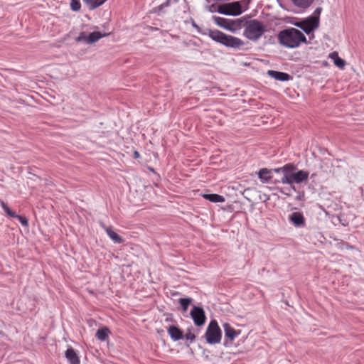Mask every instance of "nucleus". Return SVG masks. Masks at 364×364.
I'll list each match as a JSON object with an SVG mask.
<instances>
[{
    "mask_svg": "<svg viewBox=\"0 0 364 364\" xmlns=\"http://www.w3.org/2000/svg\"><path fill=\"white\" fill-rule=\"evenodd\" d=\"M278 41L282 46L289 48H297L301 43H307L303 33L294 28L281 31L278 34Z\"/></svg>",
    "mask_w": 364,
    "mask_h": 364,
    "instance_id": "obj_1",
    "label": "nucleus"
},
{
    "mask_svg": "<svg viewBox=\"0 0 364 364\" xmlns=\"http://www.w3.org/2000/svg\"><path fill=\"white\" fill-rule=\"evenodd\" d=\"M203 34L208 36L214 41L227 47L233 49H239L244 46L245 43L240 38L228 35L219 30L207 29Z\"/></svg>",
    "mask_w": 364,
    "mask_h": 364,
    "instance_id": "obj_2",
    "label": "nucleus"
},
{
    "mask_svg": "<svg viewBox=\"0 0 364 364\" xmlns=\"http://www.w3.org/2000/svg\"><path fill=\"white\" fill-rule=\"evenodd\" d=\"M244 28L243 36L252 41H257L267 31L264 23L257 19L246 21Z\"/></svg>",
    "mask_w": 364,
    "mask_h": 364,
    "instance_id": "obj_3",
    "label": "nucleus"
},
{
    "mask_svg": "<svg viewBox=\"0 0 364 364\" xmlns=\"http://www.w3.org/2000/svg\"><path fill=\"white\" fill-rule=\"evenodd\" d=\"M205 337L208 344L219 343L222 338L221 330L215 320L211 321L206 329Z\"/></svg>",
    "mask_w": 364,
    "mask_h": 364,
    "instance_id": "obj_4",
    "label": "nucleus"
},
{
    "mask_svg": "<svg viewBox=\"0 0 364 364\" xmlns=\"http://www.w3.org/2000/svg\"><path fill=\"white\" fill-rule=\"evenodd\" d=\"M213 20L218 26L232 33L241 28L242 24L244 22V19L242 18L232 20L216 16H213Z\"/></svg>",
    "mask_w": 364,
    "mask_h": 364,
    "instance_id": "obj_5",
    "label": "nucleus"
},
{
    "mask_svg": "<svg viewBox=\"0 0 364 364\" xmlns=\"http://www.w3.org/2000/svg\"><path fill=\"white\" fill-rule=\"evenodd\" d=\"M297 168L294 164H287L284 166L274 168L272 171L274 173H282L279 178L281 183L291 185L293 183V171H296Z\"/></svg>",
    "mask_w": 364,
    "mask_h": 364,
    "instance_id": "obj_6",
    "label": "nucleus"
},
{
    "mask_svg": "<svg viewBox=\"0 0 364 364\" xmlns=\"http://www.w3.org/2000/svg\"><path fill=\"white\" fill-rule=\"evenodd\" d=\"M190 314L196 326H200L205 323L206 317L202 307L193 306Z\"/></svg>",
    "mask_w": 364,
    "mask_h": 364,
    "instance_id": "obj_7",
    "label": "nucleus"
},
{
    "mask_svg": "<svg viewBox=\"0 0 364 364\" xmlns=\"http://www.w3.org/2000/svg\"><path fill=\"white\" fill-rule=\"evenodd\" d=\"M319 26V18L316 16H311L304 19L303 31L309 35Z\"/></svg>",
    "mask_w": 364,
    "mask_h": 364,
    "instance_id": "obj_8",
    "label": "nucleus"
},
{
    "mask_svg": "<svg viewBox=\"0 0 364 364\" xmlns=\"http://www.w3.org/2000/svg\"><path fill=\"white\" fill-rule=\"evenodd\" d=\"M224 332H225V342L223 345L225 346H228L229 343L228 340L232 343V341L240 333V331H236L234 328L231 326V325L228 323H224L223 325Z\"/></svg>",
    "mask_w": 364,
    "mask_h": 364,
    "instance_id": "obj_9",
    "label": "nucleus"
},
{
    "mask_svg": "<svg viewBox=\"0 0 364 364\" xmlns=\"http://www.w3.org/2000/svg\"><path fill=\"white\" fill-rule=\"evenodd\" d=\"M289 220L296 228H304L306 219L301 212H293L289 215Z\"/></svg>",
    "mask_w": 364,
    "mask_h": 364,
    "instance_id": "obj_10",
    "label": "nucleus"
},
{
    "mask_svg": "<svg viewBox=\"0 0 364 364\" xmlns=\"http://www.w3.org/2000/svg\"><path fill=\"white\" fill-rule=\"evenodd\" d=\"M101 227L105 230L107 232V235L115 242L118 244H121L124 242V239L119 236L117 233H116L110 226H106L104 223H100Z\"/></svg>",
    "mask_w": 364,
    "mask_h": 364,
    "instance_id": "obj_11",
    "label": "nucleus"
},
{
    "mask_svg": "<svg viewBox=\"0 0 364 364\" xmlns=\"http://www.w3.org/2000/svg\"><path fill=\"white\" fill-rule=\"evenodd\" d=\"M267 73L271 77L279 81L284 82L292 79V77L287 73L269 70Z\"/></svg>",
    "mask_w": 364,
    "mask_h": 364,
    "instance_id": "obj_12",
    "label": "nucleus"
},
{
    "mask_svg": "<svg viewBox=\"0 0 364 364\" xmlns=\"http://www.w3.org/2000/svg\"><path fill=\"white\" fill-rule=\"evenodd\" d=\"M309 173L304 170L293 171V183H301L306 181L309 178Z\"/></svg>",
    "mask_w": 364,
    "mask_h": 364,
    "instance_id": "obj_13",
    "label": "nucleus"
},
{
    "mask_svg": "<svg viewBox=\"0 0 364 364\" xmlns=\"http://www.w3.org/2000/svg\"><path fill=\"white\" fill-rule=\"evenodd\" d=\"M167 331L171 339H173L175 341L183 339L184 338L183 331L176 326H170L168 328Z\"/></svg>",
    "mask_w": 364,
    "mask_h": 364,
    "instance_id": "obj_14",
    "label": "nucleus"
},
{
    "mask_svg": "<svg viewBox=\"0 0 364 364\" xmlns=\"http://www.w3.org/2000/svg\"><path fill=\"white\" fill-rule=\"evenodd\" d=\"M65 358L70 364H80V360L75 350L72 348H68L65 351Z\"/></svg>",
    "mask_w": 364,
    "mask_h": 364,
    "instance_id": "obj_15",
    "label": "nucleus"
},
{
    "mask_svg": "<svg viewBox=\"0 0 364 364\" xmlns=\"http://www.w3.org/2000/svg\"><path fill=\"white\" fill-rule=\"evenodd\" d=\"M272 171H269L266 168H261L258 172V177L263 183H268L274 178V175L272 174Z\"/></svg>",
    "mask_w": 364,
    "mask_h": 364,
    "instance_id": "obj_16",
    "label": "nucleus"
},
{
    "mask_svg": "<svg viewBox=\"0 0 364 364\" xmlns=\"http://www.w3.org/2000/svg\"><path fill=\"white\" fill-rule=\"evenodd\" d=\"M109 33H102L98 31H95L90 33L87 38V44H92L97 41H99L100 38L107 36Z\"/></svg>",
    "mask_w": 364,
    "mask_h": 364,
    "instance_id": "obj_17",
    "label": "nucleus"
},
{
    "mask_svg": "<svg viewBox=\"0 0 364 364\" xmlns=\"http://www.w3.org/2000/svg\"><path fill=\"white\" fill-rule=\"evenodd\" d=\"M230 16H238L242 13V6L240 1L229 3Z\"/></svg>",
    "mask_w": 364,
    "mask_h": 364,
    "instance_id": "obj_18",
    "label": "nucleus"
},
{
    "mask_svg": "<svg viewBox=\"0 0 364 364\" xmlns=\"http://www.w3.org/2000/svg\"><path fill=\"white\" fill-rule=\"evenodd\" d=\"M203 197L205 199L213 203H223L225 200V198L223 196L216 193L203 194Z\"/></svg>",
    "mask_w": 364,
    "mask_h": 364,
    "instance_id": "obj_19",
    "label": "nucleus"
},
{
    "mask_svg": "<svg viewBox=\"0 0 364 364\" xmlns=\"http://www.w3.org/2000/svg\"><path fill=\"white\" fill-rule=\"evenodd\" d=\"M110 333L109 330L107 327L101 328L96 332V338L100 341H105Z\"/></svg>",
    "mask_w": 364,
    "mask_h": 364,
    "instance_id": "obj_20",
    "label": "nucleus"
},
{
    "mask_svg": "<svg viewBox=\"0 0 364 364\" xmlns=\"http://www.w3.org/2000/svg\"><path fill=\"white\" fill-rule=\"evenodd\" d=\"M89 6L90 10H94L95 9L100 6L104 4L105 0H82Z\"/></svg>",
    "mask_w": 364,
    "mask_h": 364,
    "instance_id": "obj_21",
    "label": "nucleus"
},
{
    "mask_svg": "<svg viewBox=\"0 0 364 364\" xmlns=\"http://www.w3.org/2000/svg\"><path fill=\"white\" fill-rule=\"evenodd\" d=\"M294 4L301 9H307L313 3L314 0H291Z\"/></svg>",
    "mask_w": 364,
    "mask_h": 364,
    "instance_id": "obj_22",
    "label": "nucleus"
},
{
    "mask_svg": "<svg viewBox=\"0 0 364 364\" xmlns=\"http://www.w3.org/2000/svg\"><path fill=\"white\" fill-rule=\"evenodd\" d=\"M229 3L218 6L217 11L221 14L230 16Z\"/></svg>",
    "mask_w": 364,
    "mask_h": 364,
    "instance_id": "obj_23",
    "label": "nucleus"
},
{
    "mask_svg": "<svg viewBox=\"0 0 364 364\" xmlns=\"http://www.w3.org/2000/svg\"><path fill=\"white\" fill-rule=\"evenodd\" d=\"M179 303L183 309V311H186L188 306L191 303V299L190 298H181L179 299Z\"/></svg>",
    "mask_w": 364,
    "mask_h": 364,
    "instance_id": "obj_24",
    "label": "nucleus"
},
{
    "mask_svg": "<svg viewBox=\"0 0 364 364\" xmlns=\"http://www.w3.org/2000/svg\"><path fill=\"white\" fill-rule=\"evenodd\" d=\"M0 203H1L2 208L4 209V210L8 215H9L11 218H14V216H16V213L14 211H13L12 210H11L9 208V206L3 200H0Z\"/></svg>",
    "mask_w": 364,
    "mask_h": 364,
    "instance_id": "obj_25",
    "label": "nucleus"
},
{
    "mask_svg": "<svg viewBox=\"0 0 364 364\" xmlns=\"http://www.w3.org/2000/svg\"><path fill=\"white\" fill-rule=\"evenodd\" d=\"M70 8L74 11H78L81 8L80 0H71Z\"/></svg>",
    "mask_w": 364,
    "mask_h": 364,
    "instance_id": "obj_26",
    "label": "nucleus"
},
{
    "mask_svg": "<svg viewBox=\"0 0 364 364\" xmlns=\"http://www.w3.org/2000/svg\"><path fill=\"white\" fill-rule=\"evenodd\" d=\"M336 245H337L338 248L340 250H343V248H346L347 250H353V246L349 245L348 243H347L346 242H343V240H340L337 243Z\"/></svg>",
    "mask_w": 364,
    "mask_h": 364,
    "instance_id": "obj_27",
    "label": "nucleus"
},
{
    "mask_svg": "<svg viewBox=\"0 0 364 364\" xmlns=\"http://www.w3.org/2000/svg\"><path fill=\"white\" fill-rule=\"evenodd\" d=\"M14 218H17L18 220L21 223V225L24 227H27L28 225V219L22 215H18L16 213V216H14Z\"/></svg>",
    "mask_w": 364,
    "mask_h": 364,
    "instance_id": "obj_28",
    "label": "nucleus"
},
{
    "mask_svg": "<svg viewBox=\"0 0 364 364\" xmlns=\"http://www.w3.org/2000/svg\"><path fill=\"white\" fill-rule=\"evenodd\" d=\"M333 63L334 65L339 68H343L346 65V61L343 59L341 58L340 57H338L336 59H334Z\"/></svg>",
    "mask_w": 364,
    "mask_h": 364,
    "instance_id": "obj_29",
    "label": "nucleus"
},
{
    "mask_svg": "<svg viewBox=\"0 0 364 364\" xmlns=\"http://www.w3.org/2000/svg\"><path fill=\"white\" fill-rule=\"evenodd\" d=\"M87 35L85 32H81L80 35L76 38L77 42H85L87 43Z\"/></svg>",
    "mask_w": 364,
    "mask_h": 364,
    "instance_id": "obj_30",
    "label": "nucleus"
},
{
    "mask_svg": "<svg viewBox=\"0 0 364 364\" xmlns=\"http://www.w3.org/2000/svg\"><path fill=\"white\" fill-rule=\"evenodd\" d=\"M184 337L187 340H190L191 343H192L196 339V336L190 330L184 335Z\"/></svg>",
    "mask_w": 364,
    "mask_h": 364,
    "instance_id": "obj_31",
    "label": "nucleus"
},
{
    "mask_svg": "<svg viewBox=\"0 0 364 364\" xmlns=\"http://www.w3.org/2000/svg\"><path fill=\"white\" fill-rule=\"evenodd\" d=\"M275 174H276V176H274V178H273V179H272L271 181L275 184L281 183L279 178L282 177V173H275Z\"/></svg>",
    "mask_w": 364,
    "mask_h": 364,
    "instance_id": "obj_32",
    "label": "nucleus"
},
{
    "mask_svg": "<svg viewBox=\"0 0 364 364\" xmlns=\"http://www.w3.org/2000/svg\"><path fill=\"white\" fill-rule=\"evenodd\" d=\"M282 194L286 195L287 196H291V193L286 189V188H281L279 189Z\"/></svg>",
    "mask_w": 364,
    "mask_h": 364,
    "instance_id": "obj_33",
    "label": "nucleus"
},
{
    "mask_svg": "<svg viewBox=\"0 0 364 364\" xmlns=\"http://www.w3.org/2000/svg\"><path fill=\"white\" fill-rule=\"evenodd\" d=\"M294 25L296 27H298V28H301V30H303V28H304L303 26L304 25V19L301 20V21L295 23Z\"/></svg>",
    "mask_w": 364,
    "mask_h": 364,
    "instance_id": "obj_34",
    "label": "nucleus"
},
{
    "mask_svg": "<svg viewBox=\"0 0 364 364\" xmlns=\"http://www.w3.org/2000/svg\"><path fill=\"white\" fill-rule=\"evenodd\" d=\"M322 11V8L321 7H318L315 9L314 11V13L312 16H318L319 18V16L321 14V12Z\"/></svg>",
    "mask_w": 364,
    "mask_h": 364,
    "instance_id": "obj_35",
    "label": "nucleus"
},
{
    "mask_svg": "<svg viewBox=\"0 0 364 364\" xmlns=\"http://www.w3.org/2000/svg\"><path fill=\"white\" fill-rule=\"evenodd\" d=\"M329 57L334 60V59L338 58L339 56H338V53L335 51V52L330 53Z\"/></svg>",
    "mask_w": 364,
    "mask_h": 364,
    "instance_id": "obj_36",
    "label": "nucleus"
},
{
    "mask_svg": "<svg viewBox=\"0 0 364 364\" xmlns=\"http://www.w3.org/2000/svg\"><path fill=\"white\" fill-rule=\"evenodd\" d=\"M171 0H166L164 3L161 4V7H167L170 5Z\"/></svg>",
    "mask_w": 364,
    "mask_h": 364,
    "instance_id": "obj_37",
    "label": "nucleus"
},
{
    "mask_svg": "<svg viewBox=\"0 0 364 364\" xmlns=\"http://www.w3.org/2000/svg\"><path fill=\"white\" fill-rule=\"evenodd\" d=\"M286 189H287V191H290V192H291V190H293V191H296V188H295V186L293 185V183H292L291 185H290V187H289V188H286Z\"/></svg>",
    "mask_w": 364,
    "mask_h": 364,
    "instance_id": "obj_38",
    "label": "nucleus"
},
{
    "mask_svg": "<svg viewBox=\"0 0 364 364\" xmlns=\"http://www.w3.org/2000/svg\"><path fill=\"white\" fill-rule=\"evenodd\" d=\"M304 197V193H303L301 195H299L296 196V199L298 200H301Z\"/></svg>",
    "mask_w": 364,
    "mask_h": 364,
    "instance_id": "obj_39",
    "label": "nucleus"
},
{
    "mask_svg": "<svg viewBox=\"0 0 364 364\" xmlns=\"http://www.w3.org/2000/svg\"><path fill=\"white\" fill-rule=\"evenodd\" d=\"M164 7H161V5H159L158 7H156L154 9V12H157L158 11H161Z\"/></svg>",
    "mask_w": 364,
    "mask_h": 364,
    "instance_id": "obj_40",
    "label": "nucleus"
},
{
    "mask_svg": "<svg viewBox=\"0 0 364 364\" xmlns=\"http://www.w3.org/2000/svg\"><path fill=\"white\" fill-rule=\"evenodd\" d=\"M134 158H136H136H139V156H140V155H139V152H138L137 151H135L134 152Z\"/></svg>",
    "mask_w": 364,
    "mask_h": 364,
    "instance_id": "obj_41",
    "label": "nucleus"
},
{
    "mask_svg": "<svg viewBox=\"0 0 364 364\" xmlns=\"http://www.w3.org/2000/svg\"><path fill=\"white\" fill-rule=\"evenodd\" d=\"M213 7H214V5H212L210 7V12H215L216 10L215 9H213Z\"/></svg>",
    "mask_w": 364,
    "mask_h": 364,
    "instance_id": "obj_42",
    "label": "nucleus"
},
{
    "mask_svg": "<svg viewBox=\"0 0 364 364\" xmlns=\"http://www.w3.org/2000/svg\"><path fill=\"white\" fill-rule=\"evenodd\" d=\"M193 26L194 27H196V28L199 29V27H198L196 23H193Z\"/></svg>",
    "mask_w": 364,
    "mask_h": 364,
    "instance_id": "obj_43",
    "label": "nucleus"
}]
</instances>
